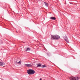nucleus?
<instances>
[{
    "label": "nucleus",
    "instance_id": "nucleus-1",
    "mask_svg": "<svg viewBox=\"0 0 80 80\" xmlns=\"http://www.w3.org/2000/svg\"><path fill=\"white\" fill-rule=\"evenodd\" d=\"M60 38V37L58 35H51V40H58Z\"/></svg>",
    "mask_w": 80,
    "mask_h": 80
},
{
    "label": "nucleus",
    "instance_id": "nucleus-2",
    "mask_svg": "<svg viewBox=\"0 0 80 80\" xmlns=\"http://www.w3.org/2000/svg\"><path fill=\"white\" fill-rule=\"evenodd\" d=\"M27 73L29 75H33L34 74L35 72V71L31 69H29L27 70Z\"/></svg>",
    "mask_w": 80,
    "mask_h": 80
},
{
    "label": "nucleus",
    "instance_id": "nucleus-3",
    "mask_svg": "<svg viewBox=\"0 0 80 80\" xmlns=\"http://www.w3.org/2000/svg\"><path fill=\"white\" fill-rule=\"evenodd\" d=\"M69 80H78L80 79V78L79 77H71L69 78Z\"/></svg>",
    "mask_w": 80,
    "mask_h": 80
},
{
    "label": "nucleus",
    "instance_id": "nucleus-4",
    "mask_svg": "<svg viewBox=\"0 0 80 80\" xmlns=\"http://www.w3.org/2000/svg\"><path fill=\"white\" fill-rule=\"evenodd\" d=\"M24 65L26 67H32V65L31 64H25Z\"/></svg>",
    "mask_w": 80,
    "mask_h": 80
},
{
    "label": "nucleus",
    "instance_id": "nucleus-5",
    "mask_svg": "<svg viewBox=\"0 0 80 80\" xmlns=\"http://www.w3.org/2000/svg\"><path fill=\"white\" fill-rule=\"evenodd\" d=\"M50 19L51 20H56V18L54 17H51L50 18Z\"/></svg>",
    "mask_w": 80,
    "mask_h": 80
},
{
    "label": "nucleus",
    "instance_id": "nucleus-6",
    "mask_svg": "<svg viewBox=\"0 0 80 80\" xmlns=\"http://www.w3.org/2000/svg\"><path fill=\"white\" fill-rule=\"evenodd\" d=\"M4 65L3 62H0V66H2Z\"/></svg>",
    "mask_w": 80,
    "mask_h": 80
},
{
    "label": "nucleus",
    "instance_id": "nucleus-7",
    "mask_svg": "<svg viewBox=\"0 0 80 80\" xmlns=\"http://www.w3.org/2000/svg\"><path fill=\"white\" fill-rule=\"evenodd\" d=\"M37 67H40L41 65H42L41 64H37Z\"/></svg>",
    "mask_w": 80,
    "mask_h": 80
},
{
    "label": "nucleus",
    "instance_id": "nucleus-8",
    "mask_svg": "<svg viewBox=\"0 0 80 80\" xmlns=\"http://www.w3.org/2000/svg\"><path fill=\"white\" fill-rule=\"evenodd\" d=\"M30 49L29 48H28L27 49L25 50L26 52H27V51H30Z\"/></svg>",
    "mask_w": 80,
    "mask_h": 80
},
{
    "label": "nucleus",
    "instance_id": "nucleus-9",
    "mask_svg": "<svg viewBox=\"0 0 80 80\" xmlns=\"http://www.w3.org/2000/svg\"><path fill=\"white\" fill-rule=\"evenodd\" d=\"M66 39H65V40L68 43H69V42L68 41V39H67V37H66Z\"/></svg>",
    "mask_w": 80,
    "mask_h": 80
},
{
    "label": "nucleus",
    "instance_id": "nucleus-10",
    "mask_svg": "<svg viewBox=\"0 0 80 80\" xmlns=\"http://www.w3.org/2000/svg\"><path fill=\"white\" fill-rule=\"evenodd\" d=\"M44 3H45V4L46 6V7H48V3H47L45 2H44Z\"/></svg>",
    "mask_w": 80,
    "mask_h": 80
},
{
    "label": "nucleus",
    "instance_id": "nucleus-11",
    "mask_svg": "<svg viewBox=\"0 0 80 80\" xmlns=\"http://www.w3.org/2000/svg\"><path fill=\"white\" fill-rule=\"evenodd\" d=\"M41 67L44 68V67H46V66H45V65H42Z\"/></svg>",
    "mask_w": 80,
    "mask_h": 80
},
{
    "label": "nucleus",
    "instance_id": "nucleus-12",
    "mask_svg": "<svg viewBox=\"0 0 80 80\" xmlns=\"http://www.w3.org/2000/svg\"><path fill=\"white\" fill-rule=\"evenodd\" d=\"M21 62L20 61H19V62H18L17 61H16V62L18 63H20Z\"/></svg>",
    "mask_w": 80,
    "mask_h": 80
},
{
    "label": "nucleus",
    "instance_id": "nucleus-13",
    "mask_svg": "<svg viewBox=\"0 0 80 80\" xmlns=\"http://www.w3.org/2000/svg\"><path fill=\"white\" fill-rule=\"evenodd\" d=\"M39 80H42V78H40Z\"/></svg>",
    "mask_w": 80,
    "mask_h": 80
}]
</instances>
